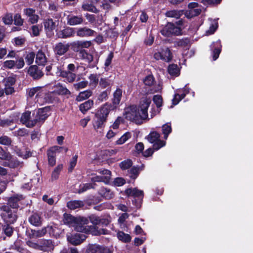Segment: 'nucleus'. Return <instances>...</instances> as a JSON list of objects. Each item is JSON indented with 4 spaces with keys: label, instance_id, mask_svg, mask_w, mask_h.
<instances>
[{
    "label": "nucleus",
    "instance_id": "603ef678",
    "mask_svg": "<svg viewBox=\"0 0 253 253\" xmlns=\"http://www.w3.org/2000/svg\"><path fill=\"white\" fill-rule=\"evenodd\" d=\"M42 247L46 251H51L54 248V245L51 240H44L42 243Z\"/></svg>",
    "mask_w": 253,
    "mask_h": 253
},
{
    "label": "nucleus",
    "instance_id": "a18cd8bd",
    "mask_svg": "<svg viewBox=\"0 0 253 253\" xmlns=\"http://www.w3.org/2000/svg\"><path fill=\"white\" fill-rule=\"evenodd\" d=\"M14 24L17 26H21L23 25L24 20L22 18L20 13H16L13 18Z\"/></svg>",
    "mask_w": 253,
    "mask_h": 253
},
{
    "label": "nucleus",
    "instance_id": "1a4fd4ad",
    "mask_svg": "<svg viewBox=\"0 0 253 253\" xmlns=\"http://www.w3.org/2000/svg\"><path fill=\"white\" fill-rule=\"evenodd\" d=\"M91 44V42L90 41H77L71 42L69 45L72 50L80 53L84 48H89Z\"/></svg>",
    "mask_w": 253,
    "mask_h": 253
},
{
    "label": "nucleus",
    "instance_id": "72a5a7b5",
    "mask_svg": "<svg viewBox=\"0 0 253 253\" xmlns=\"http://www.w3.org/2000/svg\"><path fill=\"white\" fill-rule=\"evenodd\" d=\"M99 194L106 199H110L114 196L113 193L110 189L105 187H102L100 189Z\"/></svg>",
    "mask_w": 253,
    "mask_h": 253
},
{
    "label": "nucleus",
    "instance_id": "2f4dec72",
    "mask_svg": "<svg viewBox=\"0 0 253 253\" xmlns=\"http://www.w3.org/2000/svg\"><path fill=\"white\" fill-rule=\"evenodd\" d=\"M92 94V91L90 89H87L85 91L80 92L76 97L77 101H82L88 98Z\"/></svg>",
    "mask_w": 253,
    "mask_h": 253
},
{
    "label": "nucleus",
    "instance_id": "bf43d9fd",
    "mask_svg": "<svg viewBox=\"0 0 253 253\" xmlns=\"http://www.w3.org/2000/svg\"><path fill=\"white\" fill-rule=\"evenodd\" d=\"M124 119L121 117H118L116 119L113 125L111 126L114 129H118L121 123H124Z\"/></svg>",
    "mask_w": 253,
    "mask_h": 253
},
{
    "label": "nucleus",
    "instance_id": "b1692460",
    "mask_svg": "<svg viewBox=\"0 0 253 253\" xmlns=\"http://www.w3.org/2000/svg\"><path fill=\"white\" fill-rule=\"evenodd\" d=\"M82 10L85 11H89L93 13H97L98 12V10L94 5V4L89 1H84L82 3Z\"/></svg>",
    "mask_w": 253,
    "mask_h": 253
},
{
    "label": "nucleus",
    "instance_id": "a19ab883",
    "mask_svg": "<svg viewBox=\"0 0 253 253\" xmlns=\"http://www.w3.org/2000/svg\"><path fill=\"white\" fill-rule=\"evenodd\" d=\"M110 93V89L107 88L106 90L101 92L97 96L96 102L98 103L106 101L108 98V95Z\"/></svg>",
    "mask_w": 253,
    "mask_h": 253
},
{
    "label": "nucleus",
    "instance_id": "393cba45",
    "mask_svg": "<svg viewBox=\"0 0 253 253\" xmlns=\"http://www.w3.org/2000/svg\"><path fill=\"white\" fill-rule=\"evenodd\" d=\"M94 104L93 100L88 99L79 106V110L84 114L92 108Z\"/></svg>",
    "mask_w": 253,
    "mask_h": 253
},
{
    "label": "nucleus",
    "instance_id": "a211bd4d",
    "mask_svg": "<svg viewBox=\"0 0 253 253\" xmlns=\"http://www.w3.org/2000/svg\"><path fill=\"white\" fill-rule=\"evenodd\" d=\"M70 45L68 43L64 44L60 42L56 44L54 48V51L56 54L61 56L66 53Z\"/></svg>",
    "mask_w": 253,
    "mask_h": 253
},
{
    "label": "nucleus",
    "instance_id": "774afa93",
    "mask_svg": "<svg viewBox=\"0 0 253 253\" xmlns=\"http://www.w3.org/2000/svg\"><path fill=\"white\" fill-rule=\"evenodd\" d=\"M154 41V36L150 34L147 38L145 39L144 43L145 45L151 46L152 45Z\"/></svg>",
    "mask_w": 253,
    "mask_h": 253
},
{
    "label": "nucleus",
    "instance_id": "4c0bfd02",
    "mask_svg": "<svg viewBox=\"0 0 253 253\" xmlns=\"http://www.w3.org/2000/svg\"><path fill=\"white\" fill-rule=\"evenodd\" d=\"M78 217H75L71 215L65 214L64 215L63 222L65 224L69 225L70 227H73L74 224L76 221Z\"/></svg>",
    "mask_w": 253,
    "mask_h": 253
},
{
    "label": "nucleus",
    "instance_id": "e433bc0d",
    "mask_svg": "<svg viewBox=\"0 0 253 253\" xmlns=\"http://www.w3.org/2000/svg\"><path fill=\"white\" fill-rule=\"evenodd\" d=\"M22 199V196H16L11 197L8 200V205L13 209H16L18 207V202Z\"/></svg>",
    "mask_w": 253,
    "mask_h": 253
},
{
    "label": "nucleus",
    "instance_id": "f03ea898",
    "mask_svg": "<svg viewBox=\"0 0 253 253\" xmlns=\"http://www.w3.org/2000/svg\"><path fill=\"white\" fill-rule=\"evenodd\" d=\"M88 223V220L84 217H78L73 227L75 230L81 232L90 233L93 235L97 236L101 234H107L108 231L105 229H98L94 226L86 225Z\"/></svg>",
    "mask_w": 253,
    "mask_h": 253
},
{
    "label": "nucleus",
    "instance_id": "4be33fe9",
    "mask_svg": "<svg viewBox=\"0 0 253 253\" xmlns=\"http://www.w3.org/2000/svg\"><path fill=\"white\" fill-rule=\"evenodd\" d=\"M23 163L18 161L16 159L12 158L10 155L9 160H7L3 164V166L9 167L11 168L22 167Z\"/></svg>",
    "mask_w": 253,
    "mask_h": 253
},
{
    "label": "nucleus",
    "instance_id": "9b49d317",
    "mask_svg": "<svg viewBox=\"0 0 253 253\" xmlns=\"http://www.w3.org/2000/svg\"><path fill=\"white\" fill-rule=\"evenodd\" d=\"M85 253H112L111 250L96 244L89 245Z\"/></svg>",
    "mask_w": 253,
    "mask_h": 253
},
{
    "label": "nucleus",
    "instance_id": "de8ad7c7",
    "mask_svg": "<svg viewBox=\"0 0 253 253\" xmlns=\"http://www.w3.org/2000/svg\"><path fill=\"white\" fill-rule=\"evenodd\" d=\"M155 81V78L152 75H149L146 76L143 80L144 84L149 86H152Z\"/></svg>",
    "mask_w": 253,
    "mask_h": 253
},
{
    "label": "nucleus",
    "instance_id": "f704fd0d",
    "mask_svg": "<svg viewBox=\"0 0 253 253\" xmlns=\"http://www.w3.org/2000/svg\"><path fill=\"white\" fill-rule=\"evenodd\" d=\"M47 232L50 235L58 237L62 233V231L58 228L56 225L47 226Z\"/></svg>",
    "mask_w": 253,
    "mask_h": 253
},
{
    "label": "nucleus",
    "instance_id": "20e7f679",
    "mask_svg": "<svg viewBox=\"0 0 253 253\" xmlns=\"http://www.w3.org/2000/svg\"><path fill=\"white\" fill-rule=\"evenodd\" d=\"M0 210L1 217L6 223L11 224L16 220L17 216L15 210H12L7 206H2Z\"/></svg>",
    "mask_w": 253,
    "mask_h": 253
},
{
    "label": "nucleus",
    "instance_id": "aec40b11",
    "mask_svg": "<svg viewBox=\"0 0 253 253\" xmlns=\"http://www.w3.org/2000/svg\"><path fill=\"white\" fill-rule=\"evenodd\" d=\"M122 96V90L117 88L113 93L112 105L114 106V109H116L117 106L120 104Z\"/></svg>",
    "mask_w": 253,
    "mask_h": 253
},
{
    "label": "nucleus",
    "instance_id": "052dcab7",
    "mask_svg": "<svg viewBox=\"0 0 253 253\" xmlns=\"http://www.w3.org/2000/svg\"><path fill=\"white\" fill-rule=\"evenodd\" d=\"M87 84H88L87 81H81L79 83L74 84V86L76 90H79L80 89H82V88H84L86 87Z\"/></svg>",
    "mask_w": 253,
    "mask_h": 253
},
{
    "label": "nucleus",
    "instance_id": "09e8293b",
    "mask_svg": "<svg viewBox=\"0 0 253 253\" xmlns=\"http://www.w3.org/2000/svg\"><path fill=\"white\" fill-rule=\"evenodd\" d=\"M63 167L62 165H59L55 168L51 175L52 180H56L58 179L60 172L62 170Z\"/></svg>",
    "mask_w": 253,
    "mask_h": 253
},
{
    "label": "nucleus",
    "instance_id": "f3484780",
    "mask_svg": "<svg viewBox=\"0 0 253 253\" xmlns=\"http://www.w3.org/2000/svg\"><path fill=\"white\" fill-rule=\"evenodd\" d=\"M85 20L82 15H69L67 17V24L70 26H75L84 23Z\"/></svg>",
    "mask_w": 253,
    "mask_h": 253
},
{
    "label": "nucleus",
    "instance_id": "473e14b6",
    "mask_svg": "<svg viewBox=\"0 0 253 253\" xmlns=\"http://www.w3.org/2000/svg\"><path fill=\"white\" fill-rule=\"evenodd\" d=\"M46 62L44 53L41 50L38 51L36 58V62L39 65H44Z\"/></svg>",
    "mask_w": 253,
    "mask_h": 253
},
{
    "label": "nucleus",
    "instance_id": "7ed1b4c3",
    "mask_svg": "<svg viewBox=\"0 0 253 253\" xmlns=\"http://www.w3.org/2000/svg\"><path fill=\"white\" fill-rule=\"evenodd\" d=\"M67 68V70H65L63 66H57L55 74L56 76L65 78L66 82L72 83L75 80L76 72L78 68L74 64L70 63L68 65Z\"/></svg>",
    "mask_w": 253,
    "mask_h": 253
},
{
    "label": "nucleus",
    "instance_id": "a878e982",
    "mask_svg": "<svg viewBox=\"0 0 253 253\" xmlns=\"http://www.w3.org/2000/svg\"><path fill=\"white\" fill-rule=\"evenodd\" d=\"M190 40L188 38L176 40L173 42L175 47L178 46L187 49L189 47Z\"/></svg>",
    "mask_w": 253,
    "mask_h": 253
},
{
    "label": "nucleus",
    "instance_id": "bb28decb",
    "mask_svg": "<svg viewBox=\"0 0 253 253\" xmlns=\"http://www.w3.org/2000/svg\"><path fill=\"white\" fill-rule=\"evenodd\" d=\"M29 221L31 224L35 226H39L42 224L41 217L37 213L32 214L29 217Z\"/></svg>",
    "mask_w": 253,
    "mask_h": 253
},
{
    "label": "nucleus",
    "instance_id": "cd10ccee",
    "mask_svg": "<svg viewBox=\"0 0 253 253\" xmlns=\"http://www.w3.org/2000/svg\"><path fill=\"white\" fill-rule=\"evenodd\" d=\"M54 92L59 95H66L71 94L70 91L66 87L63 86L60 83L57 84Z\"/></svg>",
    "mask_w": 253,
    "mask_h": 253
},
{
    "label": "nucleus",
    "instance_id": "5701e85b",
    "mask_svg": "<svg viewBox=\"0 0 253 253\" xmlns=\"http://www.w3.org/2000/svg\"><path fill=\"white\" fill-rule=\"evenodd\" d=\"M44 28L46 32H52L55 29V23L52 18L44 19L43 22Z\"/></svg>",
    "mask_w": 253,
    "mask_h": 253
},
{
    "label": "nucleus",
    "instance_id": "13d9d810",
    "mask_svg": "<svg viewBox=\"0 0 253 253\" xmlns=\"http://www.w3.org/2000/svg\"><path fill=\"white\" fill-rule=\"evenodd\" d=\"M222 0H202V3L205 5H214L221 3Z\"/></svg>",
    "mask_w": 253,
    "mask_h": 253
},
{
    "label": "nucleus",
    "instance_id": "ea45409f",
    "mask_svg": "<svg viewBox=\"0 0 253 253\" xmlns=\"http://www.w3.org/2000/svg\"><path fill=\"white\" fill-rule=\"evenodd\" d=\"M84 205V202L82 201H71L67 203V207L71 210H75L83 207Z\"/></svg>",
    "mask_w": 253,
    "mask_h": 253
},
{
    "label": "nucleus",
    "instance_id": "2eb2a0df",
    "mask_svg": "<svg viewBox=\"0 0 253 253\" xmlns=\"http://www.w3.org/2000/svg\"><path fill=\"white\" fill-rule=\"evenodd\" d=\"M76 34V29L70 27H67L62 30H60L56 33V36L60 39H66L74 37Z\"/></svg>",
    "mask_w": 253,
    "mask_h": 253
},
{
    "label": "nucleus",
    "instance_id": "5fc2aeb1",
    "mask_svg": "<svg viewBox=\"0 0 253 253\" xmlns=\"http://www.w3.org/2000/svg\"><path fill=\"white\" fill-rule=\"evenodd\" d=\"M153 101L157 108H160L162 106L163 98L161 95L158 94L154 95Z\"/></svg>",
    "mask_w": 253,
    "mask_h": 253
},
{
    "label": "nucleus",
    "instance_id": "9d476101",
    "mask_svg": "<svg viewBox=\"0 0 253 253\" xmlns=\"http://www.w3.org/2000/svg\"><path fill=\"white\" fill-rule=\"evenodd\" d=\"M76 29V36L81 38L94 37L97 34L96 31L87 27H80Z\"/></svg>",
    "mask_w": 253,
    "mask_h": 253
},
{
    "label": "nucleus",
    "instance_id": "6e6552de",
    "mask_svg": "<svg viewBox=\"0 0 253 253\" xmlns=\"http://www.w3.org/2000/svg\"><path fill=\"white\" fill-rule=\"evenodd\" d=\"M125 193L128 196H132L134 198H138V200H132L133 203L137 208H140L141 206V201L143 197V192L136 188H128L126 190Z\"/></svg>",
    "mask_w": 253,
    "mask_h": 253
},
{
    "label": "nucleus",
    "instance_id": "6ab92c4d",
    "mask_svg": "<svg viewBox=\"0 0 253 253\" xmlns=\"http://www.w3.org/2000/svg\"><path fill=\"white\" fill-rule=\"evenodd\" d=\"M48 109L46 108L39 109L37 112L35 116V121H36V124L41 121H44L48 117L47 112Z\"/></svg>",
    "mask_w": 253,
    "mask_h": 253
},
{
    "label": "nucleus",
    "instance_id": "423d86ee",
    "mask_svg": "<svg viewBox=\"0 0 253 253\" xmlns=\"http://www.w3.org/2000/svg\"><path fill=\"white\" fill-rule=\"evenodd\" d=\"M67 148L64 146H55L51 147L47 152L49 164L52 166L55 164V155L57 153H65L67 151Z\"/></svg>",
    "mask_w": 253,
    "mask_h": 253
},
{
    "label": "nucleus",
    "instance_id": "c03bdc74",
    "mask_svg": "<svg viewBox=\"0 0 253 253\" xmlns=\"http://www.w3.org/2000/svg\"><path fill=\"white\" fill-rule=\"evenodd\" d=\"M99 85L102 89H104L111 86V81L108 78H101L99 82Z\"/></svg>",
    "mask_w": 253,
    "mask_h": 253
},
{
    "label": "nucleus",
    "instance_id": "3c124183",
    "mask_svg": "<svg viewBox=\"0 0 253 253\" xmlns=\"http://www.w3.org/2000/svg\"><path fill=\"white\" fill-rule=\"evenodd\" d=\"M180 11L177 10L168 11L166 13V16L168 17L175 18L177 19L180 17Z\"/></svg>",
    "mask_w": 253,
    "mask_h": 253
},
{
    "label": "nucleus",
    "instance_id": "864d4df0",
    "mask_svg": "<svg viewBox=\"0 0 253 253\" xmlns=\"http://www.w3.org/2000/svg\"><path fill=\"white\" fill-rule=\"evenodd\" d=\"M47 232V226L39 230L33 231V235L36 237H41L44 236Z\"/></svg>",
    "mask_w": 253,
    "mask_h": 253
},
{
    "label": "nucleus",
    "instance_id": "e2e57ef3",
    "mask_svg": "<svg viewBox=\"0 0 253 253\" xmlns=\"http://www.w3.org/2000/svg\"><path fill=\"white\" fill-rule=\"evenodd\" d=\"M10 158V154L5 152L1 147H0V159L6 161L7 160H9Z\"/></svg>",
    "mask_w": 253,
    "mask_h": 253
},
{
    "label": "nucleus",
    "instance_id": "49530a36",
    "mask_svg": "<svg viewBox=\"0 0 253 253\" xmlns=\"http://www.w3.org/2000/svg\"><path fill=\"white\" fill-rule=\"evenodd\" d=\"M117 237L120 240L125 243L128 242L131 240V237L129 235L125 234L124 232L122 231L118 232Z\"/></svg>",
    "mask_w": 253,
    "mask_h": 253
},
{
    "label": "nucleus",
    "instance_id": "8fccbe9b",
    "mask_svg": "<svg viewBox=\"0 0 253 253\" xmlns=\"http://www.w3.org/2000/svg\"><path fill=\"white\" fill-rule=\"evenodd\" d=\"M2 21L5 25H11L13 22L12 14L11 13H6L2 17Z\"/></svg>",
    "mask_w": 253,
    "mask_h": 253
},
{
    "label": "nucleus",
    "instance_id": "79ce46f5",
    "mask_svg": "<svg viewBox=\"0 0 253 253\" xmlns=\"http://www.w3.org/2000/svg\"><path fill=\"white\" fill-rule=\"evenodd\" d=\"M42 87L41 86H36L34 87H32L31 88H28L26 90V93L29 97L32 98L33 97L36 93V96H38L39 93L41 90Z\"/></svg>",
    "mask_w": 253,
    "mask_h": 253
},
{
    "label": "nucleus",
    "instance_id": "f8f14e48",
    "mask_svg": "<svg viewBox=\"0 0 253 253\" xmlns=\"http://www.w3.org/2000/svg\"><path fill=\"white\" fill-rule=\"evenodd\" d=\"M210 48L211 50L212 59L215 61L218 59L221 52L222 45L220 40H218L213 42L210 45Z\"/></svg>",
    "mask_w": 253,
    "mask_h": 253
},
{
    "label": "nucleus",
    "instance_id": "f257e3e1",
    "mask_svg": "<svg viewBox=\"0 0 253 253\" xmlns=\"http://www.w3.org/2000/svg\"><path fill=\"white\" fill-rule=\"evenodd\" d=\"M114 110V106L111 103L106 102L97 110L92 121L95 130L97 131L103 130L110 111Z\"/></svg>",
    "mask_w": 253,
    "mask_h": 253
},
{
    "label": "nucleus",
    "instance_id": "c85d7f7f",
    "mask_svg": "<svg viewBox=\"0 0 253 253\" xmlns=\"http://www.w3.org/2000/svg\"><path fill=\"white\" fill-rule=\"evenodd\" d=\"M165 143H154L153 148H149L143 153V156L145 157L150 156L154 152V150H158L160 148L164 147Z\"/></svg>",
    "mask_w": 253,
    "mask_h": 253
},
{
    "label": "nucleus",
    "instance_id": "6e6d98bb",
    "mask_svg": "<svg viewBox=\"0 0 253 253\" xmlns=\"http://www.w3.org/2000/svg\"><path fill=\"white\" fill-rule=\"evenodd\" d=\"M35 57V53L33 51L30 52L28 53V54H27V55L25 57V60H26V63L28 65L32 64L34 62Z\"/></svg>",
    "mask_w": 253,
    "mask_h": 253
},
{
    "label": "nucleus",
    "instance_id": "dca6fc26",
    "mask_svg": "<svg viewBox=\"0 0 253 253\" xmlns=\"http://www.w3.org/2000/svg\"><path fill=\"white\" fill-rule=\"evenodd\" d=\"M86 238V236L82 233H75L67 236L69 242L74 245H78L82 243Z\"/></svg>",
    "mask_w": 253,
    "mask_h": 253
},
{
    "label": "nucleus",
    "instance_id": "ddd939ff",
    "mask_svg": "<svg viewBox=\"0 0 253 253\" xmlns=\"http://www.w3.org/2000/svg\"><path fill=\"white\" fill-rule=\"evenodd\" d=\"M28 73L34 80H39L44 75L42 69L37 65H31L28 70Z\"/></svg>",
    "mask_w": 253,
    "mask_h": 253
},
{
    "label": "nucleus",
    "instance_id": "58836bf2",
    "mask_svg": "<svg viewBox=\"0 0 253 253\" xmlns=\"http://www.w3.org/2000/svg\"><path fill=\"white\" fill-rule=\"evenodd\" d=\"M99 74H91L89 77V85L93 87H96L98 84H99Z\"/></svg>",
    "mask_w": 253,
    "mask_h": 253
},
{
    "label": "nucleus",
    "instance_id": "c756f323",
    "mask_svg": "<svg viewBox=\"0 0 253 253\" xmlns=\"http://www.w3.org/2000/svg\"><path fill=\"white\" fill-rule=\"evenodd\" d=\"M169 74L173 76L177 77L180 75V69L177 64H171L168 68Z\"/></svg>",
    "mask_w": 253,
    "mask_h": 253
},
{
    "label": "nucleus",
    "instance_id": "0e129e2a",
    "mask_svg": "<svg viewBox=\"0 0 253 253\" xmlns=\"http://www.w3.org/2000/svg\"><path fill=\"white\" fill-rule=\"evenodd\" d=\"M32 35L33 37H37L40 35V32L41 29L39 25H33L31 27Z\"/></svg>",
    "mask_w": 253,
    "mask_h": 253
},
{
    "label": "nucleus",
    "instance_id": "4468645a",
    "mask_svg": "<svg viewBox=\"0 0 253 253\" xmlns=\"http://www.w3.org/2000/svg\"><path fill=\"white\" fill-rule=\"evenodd\" d=\"M31 112L26 111L22 114L20 118V122L28 127H32L36 125V121L35 119L30 120Z\"/></svg>",
    "mask_w": 253,
    "mask_h": 253
},
{
    "label": "nucleus",
    "instance_id": "680f3d73",
    "mask_svg": "<svg viewBox=\"0 0 253 253\" xmlns=\"http://www.w3.org/2000/svg\"><path fill=\"white\" fill-rule=\"evenodd\" d=\"M13 123L14 122L12 120L8 119L3 120L0 119V126L2 127L9 126L12 125Z\"/></svg>",
    "mask_w": 253,
    "mask_h": 253
},
{
    "label": "nucleus",
    "instance_id": "39448f33",
    "mask_svg": "<svg viewBox=\"0 0 253 253\" xmlns=\"http://www.w3.org/2000/svg\"><path fill=\"white\" fill-rule=\"evenodd\" d=\"M162 35L166 37H170L172 35L179 36L182 35V29L174 24L168 22L161 31Z\"/></svg>",
    "mask_w": 253,
    "mask_h": 253
},
{
    "label": "nucleus",
    "instance_id": "412c9836",
    "mask_svg": "<svg viewBox=\"0 0 253 253\" xmlns=\"http://www.w3.org/2000/svg\"><path fill=\"white\" fill-rule=\"evenodd\" d=\"M146 138L149 142H166L160 139V134L156 131H151Z\"/></svg>",
    "mask_w": 253,
    "mask_h": 253
},
{
    "label": "nucleus",
    "instance_id": "4d7b16f0",
    "mask_svg": "<svg viewBox=\"0 0 253 253\" xmlns=\"http://www.w3.org/2000/svg\"><path fill=\"white\" fill-rule=\"evenodd\" d=\"M114 28H111L107 31V36L111 39H117L119 35V33L115 31Z\"/></svg>",
    "mask_w": 253,
    "mask_h": 253
},
{
    "label": "nucleus",
    "instance_id": "c9c22d12",
    "mask_svg": "<svg viewBox=\"0 0 253 253\" xmlns=\"http://www.w3.org/2000/svg\"><path fill=\"white\" fill-rule=\"evenodd\" d=\"M172 128L170 123H166L162 126V132L164 135V139L166 140L167 139L169 135L171 132Z\"/></svg>",
    "mask_w": 253,
    "mask_h": 253
},
{
    "label": "nucleus",
    "instance_id": "0eeeda50",
    "mask_svg": "<svg viewBox=\"0 0 253 253\" xmlns=\"http://www.w3.org/2000/svg\"><path fill=\"white\" fill-rule=\"evenodd\" d=\"M124 115L126 120L132 122H136L141 118L140 113L136 106H130L126 108Z\"/></svg>",
    "mask_w": 253,
    "mask_h": 253
},
{
    "label": "nucleus",
    "instance_id": "37998d69",
    "mask_svg": "<svg viewBox=\"0 0 253 253\" xmlns=\"http://www.w3.org/2000/svg\"><path fill=\"white\" fill-rule=\"evenodd\" d=\"M151 103V100L150 98H145L143 100H141L140 102L137 110L139 111V109H144L148 110L150 104Z\"/></svg>",
    "mask_w": 253,
    "mask_h": 253
},
{
    "label": "nucleus",
    "instance_id": "7c9ffc66",
    "mask_svg": "<svg viewBox=\"0 0 253 253\" xmlns=\"http://www.w3.org/2000/svg\"><path fill=\"white\" fill-rule=\"evenodd\" d=\"M161 52L163 55L162 60L167 62H169L171 61L173 56L169 48L167 47L166 49H163Z\"/></svg>",
    "mask_w": 253,
    "mask_h": 253
},
{
    "label": "nucleus",
    "instance_id": "338daca9",
    "mask_svg": "<svg viewBox=\"0 0 253 253\" xmlns=\"http://www.w3.org/2000/svg\"><path fill=\"white\" fill-rule=\"evenodd\" d=\"M131 136V134L129 132H126L116 142H126Z\"/></svg>",
    "mask_w": 253,
    "mask_h": 253
},
{
    "label": "nucleus",
    "instance_id": "69168bd1",
    "mask_svg": "<svg viewBox=\"0 0 253 253\" xmlns=\"http://www.w3.org/2000/svg\"><path fill=\"white\" fill-rule=\"evenodd\" d=\"M5 86H12L16 82V79L14 77H8L5 79Z\"/></svg>",
    "mask_w": 253,
    "mask_h": 253
}]
</instances>
